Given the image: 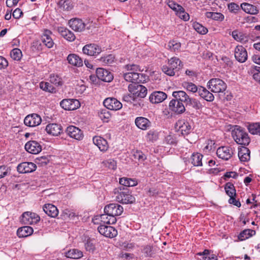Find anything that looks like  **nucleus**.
Segmentation results:
<instances>
[{
    "instance_id": "nucleus-36",
    "label": "nucleus",
    "mask_w": 260,
    "mask_h": 260,
    "mask_svg": "<svg viewBox=\"0 0 260 260\" xmlns=\"http://www.w3.org/2000/svg\"><path fill=\"white\" fill-rule=\"evenodd\" d=\"M100 220L103 223L113 224L116 222V218L110 214L105 213L100 215Z\"/></svg>"
},
{
    "instance_id": "nucleus-15",
    "label": "nucleus",
    "mask_w": 260,
    "mask_h": 260,
    "mask_svg": "<svg viewBox=\"0 0 260 260\" xmlns=\"http://www.w3.org/2000/svg\"><path fill=\"white\" fill-rule=\"evenodd\" d=\"M132 67L125 66L127 72L123 74V77L126 81L134 83L139 79L140 74L136 72L135 69L132 68Z\"/></svg>"
},
{
    "instance_id": "nucleus-37",
    "label": "nucleus",
    "mask_w": 260,
    "mask_h": 260,
    "mask_svg": "<svg viewBox=\"0 0 260 260\" xmlns=\"http://www.w3.org/2000/svg\"><path fill=\"white\" fill-rule=\"evenodd\" d=\"M241 6L242 10L247 13L256 14L258 12L256 6L248 3H243L241 4Z\"/></svg>"
},
{
    "instance_id": "nucleus-27",
    "label": "nucleus",
    "mask_w": 260,
    "mask_h": 260,
    "mask_svg": "<svg viewBox=\"0 0 260 260\" xmlns=\"http://www.w3.org/2000/svg\"><path fill=\"white\" fill-rule=\"evenodd\" d=\"M172 95L175 99L174 100L184 102L186 104L189 98L187 93L183 90L175 91L173 92Z\"/></svg>"
},
{
    "instance_id": "nucleus-19",
    "label": "nucleus",
    "mask_w": 260,
    "mask_h": 260,
    "mask_svg": "<svg viewBox=\"0 0 260 260\" xmlns=\"http://www.w3.org/2000/svg\"><path fill=\"white\" fill-rule=\"evenodd\" d=\"M70 27L75 31L81 32L85 29L86 24L83 21L78 18L71 19L69 21Z\"/></svg>"
},
{
    "instance_id": "nucleus-23",
    "label": "nucleus",
    "mask_w": 260,
    "mask_h": 260,
    "mask_svg": "<svg viewBox=\"0 0 260 260\" xmlns=\"http://www.w3.org/2000/svg\"><path fill=\"white\" fill-rule=\"evenodd\" d=\"M167 97V94L162 91H155L149 96V100L152 103L157 104L164 101Z\"/></svg>"
},
{
    "instance_id": "nucleus-3",
    "label": "nucleus",
    "mask_w": 260,
    "mask_h": 260,
    "mask_svg": "<svg viewBox=\"0 0 260 260\" xmlns=\"http://www.w3.org/2000/svg\"><path fill=\"white\" fill-rule=\"evenodd\" d=\"M208 88L213 92H222L226 88V84L222 80L218 78H213L210 79L208 83Z\"/></svg>"
},
{
    "instance_id": "nucleus-42",
    "label": "nucleus",
    "mask_w": 260,
    "mask_h": 260,
    "mask_svg": "<svg viewBox=\"0 0 260 260\" xmlns=\"http://www.w3.org/2000/svg\"><path fill=\"white\" fill-rule=\"evenodd\" d=\"M255 232L254 230L250 229H246L241 232L238 236V239L241 241H243L250 237L253 235L255 234Z\"/></svg>"
},
{
    "instance_id": "nucleus-6",
    "label": "nucleus",
    "mask_w": 260,
    "mask_h": 260,
    "mask_svg": "<svg viewBox=\"0 0 260 260\" xmlns=\"http://www.w3.org/2000/svg\"><path fill=\"white\" fill-rule=\"evenodd\" d=\"M60 105L66 110H74L80 107V103L76 99H67L62 100Z\"/></svg>"
},
{
    "instance_id": "nucleus-43",
    "label": "nucleus",
    "mask_w": 260,
    "mask_h": 260,
    "mask_svg": "<svg viewBox=\"0 0 260 260\" xmlns=\"http://www.w3.org/2000/svg\"><path fill=\"white\" fill-rule=\"evenodd\" d=\"M182 86L184 89L189 92L199 93V87L198 88L194 84L189 82H184L182 83Z\"/></svg>"
},
{
    "instance_id": "nucleus-46",
    "label": "nucleus",
    "mask_w": 260,
    "mask_h": 260,
    "mask_svg": "<svg viewBox=\"0 0 260 260\" xmlns=\"http://www.w3.org/2000/svg\"><path fill=\"white\" fill-rule=\"evenodd\" d=\"M192 27L200 34L205 35L208 32L207 28L198 22H193Z\"/></svg>"
},
{
    "instance_id": "nucleus-56",
    "label": "nucleus",
    "mask_w": 260,
    "mask_h": 260,
    "mask_svg": "<svg viewBox=\"0 0 260 260\" xmlns=\"http://www.w3.org/2000/svg\"><path fill=\"white\" fill-rule=\"evenodd\" d=\"M133 156L136 159L140 162H143L146 159V155L140 150L134 151Z\"/></svg>"
},
{
    "instance_id": "nucleus-51",
    "label": "nucleus",
    "mask_w": 260,
    "mask_h": 260,
    "mask_svg": "<svg viewBox=\"0 0 260 260\" xmlns=\"http://www.w3.org/2000/svg\"><path fill=\"white\" fill-rule=\"evenodd\" d=\"M168 47L171 51H178L181 48V43L176 41L172 40L168 43Z\"/></svg>"
},
{
    "instance_id": "nucleus-22",
    "label": "nucleus",
    "mask_w": 260,
    "mask_h": 260,
    "mask_svg": "<svg viewBox=\"0 0 260 260\" xmlns=\"http://www.w3.org/2000/svg\"><path fill=\"white\" fill-rule=\"evenodd\" d=\"M136 126L142 130H146L151 126V122L150 120L144 117H138L135 120Z\"/></svg>"
},
{
    "instance_id": "nucleus-53",
    "label": "nucleus",
    "mask_w": 260,
    "mask_h": 260,
    "mask_svg": "<svg viewBox=\"0 0 260 260\" xmlns=\"http://www.w3.org/2000/svg\"><path fill=\"white\" fill-rule=\"evenodd\" d=\"M58 4L60 8L63 10L69 11L72 8L71 2L69 0H60Z\"/></svg>"
},
{
    "instance_id": "nucleus-55",
    "label": "nucleus",
    "mask_w": 260,
    "mask_h": 260,
    "mask_svg": "<svg viewBox=\"0 0 260 260\" xmlns=\"http://www.w3.org/2000/svg\"><path fill=\"white\" fill-rule=\"evenodd\" d=\"M147 140L151 142H154L158 139V133L154 130L149 131L146 136Z\"/></svg>"
},
{
    "instance_id": "nucleus-21",
    "label": "nucleus",
    "mask_w": 260,
    "mask_h": 260,
    "mask_svg": "<svg viewBox=\"0 0 260 260\" xmlns=\"http://www.w3.org/2000/svg\"><path fill=\"white\" fill-rule=\"evenodd\" d=\"M169 108L170 110L177 114H181L185 110L183 103L177 100H171L170 101Z\"/></svg>"
},
{
    "instance_id": "nucleus-25",
    "label": "nucleus",
    "mask_w": 260,
    "mask_h": 260,
    "mask_svg": "<svg viewBox=\"0 0 260 260\" xmlns=\"http://www.w3.org/2000/svg\"><path fill=\"white\" fill-rule=\"evenodd\" d=\"M43 211L49 216L56 217L58 214V210L56 206L51 204H46L43 206Z\"/></svg>"
},
{
    "instance_id": "nucleus-49",
    "label": "nucleus",
    "mask_w": 260,
    "mask_h": 260,
    "mask_svg": "<svg viewBox=\"0 0 260 260\" xmlns=\"http://www.w3.org/2000/svg\"><path fill=\"white\" fill-rule=\"evenodd\" d=\"M50 82L55 85L56 86H59L62 84V81L61 78L56 74H52L50 76Z\"/></svg>"
},
{
    "instance_id": "nucleus-60",
    "label": "nucleus",
    "mask_w": 260,
    "mask_h": 260,
    "mask_svg": "<svg viewBox=\"0 0 260 260\" xmlns=\"http://www.w3.org/2000/svg\"><path fill=\"white\" fill-rule=\"evenodd\" d=\"M165 142L170 145H176L177 144L176 137L174 135H169L165 138Z\"/></svg>"
},
{
    "instance_id": "nucleus-45",
    "label": "nucleus",
    "mask_w": 260,
    "mask_h": 260,
    "mask_svg": "<svg viewBox=\"0 0 260 260\" xmlns=\"http://www.w3.org/2000/svg\"><path fill=\"white\" fill-rule=\"evenodd\" d=\"M208 18H211L213 20L221 21L224 19V15L220 13L208 12L206 13Z\"/></svg>"
},
{
    "instance_id": "nucleus-63",
    "label": "nucleus",
    "mask_w": 260,
    "mask_h": 260,
    "mask_svg": "<svg viewBox=\"0 0 260 260\" xmlns=\"http://www.w3.org/2000/svg\"><path fill=\"white\" fill-rule=\"evenodd\" d=\"M136 96L131 93L130 94H126L123 96L122 99L124 101L132 103L135 101Z\"/></svg>"
},
{
    "instance_id": "nucleus-32",
    "label": "nucleus",
    "mask_w": 260,
    "mask_h": 260,
    "mask_svg": "<svg viewBox=\"0 0 260 260\" xmlns=\"http://www.w3.org/2000/svg\"><path fill=\"white\" fill-rule=\"evenodd\" d=\"M33 229L29 226H24L18 229L17 234L19 237H26L33 233Z\"/></svg>"
},
{
    "instance_id": "nucleus-28",
    "label": "nucleus",
    "mask_w": 260,
    "mask_h": 260,
    "mask_svg": "<svg viewBox=\"0 0 260 260\" xmlns=\"http://www.w3.org/2000/svg\"><path fill=\"white\" fill-rule=\"evenodd\" d=\"M198 93L201 97L207 101L212 102L214 99L213 94L202 86L199 87Z\"/></svg>"
},
{
    "instance_id": "nucleus-39",
    "label": "nucleus",
    "mask_w": 260,
    "mask_h": 260,
    "mask_svg": "<svg viewBox=\"0 0 260 260\" xmlns=\"http://www.w3.org/2000/svg\"><path fill=\"white\" fill-rule=\"evenodd\" d=\"M232 36L235 40L242 43L245 42L248 40L247 37L245 34L238 30H234L232 33Z\"/></svg>"
},
{
    "instance_id": "nucleus-7",
    "label": "nucleus",
    "mask_w": 260,
    "mask_h": 260,
    "mask_svg": "<svg viewBox=\"0 0 260 260\" xmlns=\"http://www.w3.org/2000/svg\"><path fill=\"white\" fill-rule=\"evenodd\" d=\"M176 130L182 135L189 134L191 131V126L189 122L184 119L179 120L175 124Z\"/></svg>"
},
{
    "instance_id": "nucleus-44",
    "label": "nucleus",
    "mask_w": 260,
    "mask_h": 260,
    "mask_svg": "<svg viewBox=\"0 0 260 260\" xmlns=\"http://www.w3.org/2000/svg\"><path fill=\"white\" fill-rule=\"evenodd\" d=\"M248 129L250 134L260 136V123L249 124L248 126Z\"/></svg>"
},
{
    "instance_id": "nucleus-62",
    "label": "nucleus",
    "mask_w": 260,
    "mask_h": 260,
    "mask_svg": "<svg viewBox=\"0 0 260 260\" xmlns=\"http://www.w3.org/2000/svg\"><path fill=\"white\" fill-rule=\"evenodd\" d=\"M10 173V169L5 166H0V179L7 176Z\"/></svg>"
},
{
    "instance_id": "nucleus-58",
    "label": "nucleus",
    "mask_w": 260,
    "mask_h": 260,
    "mask_svg": "<svg viewBox=\"0 0 260 260\" xmlns=\"http://www.w3.org/2000/svg\"><path fill=\"white\" fill-rule=\"evenodd\" d=\"M40 87L44 91L53 92L54 88V87L48 82H41L40 83Z\"/></svg>"
},
{
    "instance_id": "nucleus-33",
    "label": "nucleus",
    "mask_w": 260,
    "mask_h": 260,
    "mask_svg": "<svg viewBox=\"0 0 260 260\" xmlns=\"http://www.w3.org/2000/svg\"><path fill=\"white\" fill-rule=\"evenodd\" d=\"M161 70L166 75L170 76H174L176 74L179 75V68L177 66H162Z\"/></svg>"
},
{
    "instance_id": "nucleus-14",
    "label": "nucleus",
    "mask_w": 260,
    "mask_h": 260,
    "mask_svg": "<svg viewBox=\"0 0 260 260\" xmlns=\"http://www.w3.org/2000/svg\"><path fill=\"white\" fill-rule=\"evenodd\" d=\"M42 121L41 117L37 114H32L25 117L24 123L29 127H35L39 125Z\"/></svg>"
},
{
    "instance_id": "nucleus-18",
    "label": "nucleus",
    "mask_w": 260,
    "mask_h": 260,
    "mask_svg": "<svg viewBox=\"0 0 260 260\" xmlns=\"http://www.w3.org/2000/svg\"><path fill=\"white\" fill-rule=\"evenodd\" d=\"M25 149L29 153L36 154L42 150V146L36 141H29L25 145Z\"/></svg>"
},
{
    "instance_id": "nucleus-57",
    "label": "nucleus",
    "mask_w": 260,
    "mask_h": 260,
    "mask_svg": "<svg viewBox=\"0 0 260 260\" xmlns=\"http://www.w3.org/2000/svg\"><path fill=\"white\" fill-rule=\"evenodd\" d=\"M100 60L106 64H111L114 62L115 56L112 54H108L100 58Z\"/></svg>"
},
{
    "instance_id": "nucleus-20",
    "label": "nucleus",
    "mask_w": 260,
    "mask_h": 260,
    "mask_svg": "<svg viewBox=\"0 0 260 260\" xmlns=\"http://www.w3.org/2000/svg\"><path fill=\"white\" fill-rule=\"evenodd\" d=\"M235 58L241 63L245 62L247 59V53L242 46H237L235 50Z\"/></svg>"
},
{
    "instance_id": "nucleus-54",
    "label": "nucleus",
    "mask_w": 260,
    "mask_h": 260,
    "mask_svg": "<svg viewBox=\"0 0 260 260\" xmlns=\"http://www.w3.org/2000/svg\"><path fill=\"white\" fill-rule=\"evenodd\" d=\"M10 55L13 59L19 60L22 57V52L19 49L14 48L11 51Z\"/></svg>"
},
{
    "instance_id": "nucleus-13",
    "label": "nucleus",
    "mask_w": 260,
    "mask_h": 260,
    "mask_svg": "<svg viewBox=\"0 0 260 260\" xmlns=\"http://www.w3.org/2000/svg\"><path fill=\"white\" fill-rule=\"evenodd\" d=\"M83 53L89 56H95L99 54L101 48L95 44H89L85 45L82 49Z\"/></svg>"
},
{
    "instance_id": "nucleus-34",
    "label": "nucleus",
    "mask_w": 260,
    "mask_h": 260,
    "mask_svg": "<svg viewBox=\"0 0 260 260\" xmlns=\"http://www.w3.org/2000/svg\"><path fill=\"white\" fill-rule=\"evenodd\" d=\"M66 256L73 259H78L83 255V252L77 249H70L66 253Z\"/></svg>"
},
{
    "instance_id": "nucleus-64",
    "label": "nucleus",
    "mask_w": 260,
    "mask_h": 260,
    "mask_svg": "<svg viewBox=\"0 0 260 260\" xmlns=\"http://www.w3.org/2000/svg\"><path fill=\"white\" fill-rule=\"evenodd\" d=\"M121 249L126 251H131L134 248V244L132 243L123 242L120 245Z\"/></svg>"
},
{
    "instance_id": "nucleus-61",
    "label": "nucleus",
    "mask_w": 260,
    "mask_h": 260,
    "mask_svg": "<svg viewBox=\"0 0 260 260\" xmlns=\"http://www.w3.org/2000/svg\"><path fill=\"white\" fill-rule=\"evenodd\" d=\"M177 14L181 19L184 20V21H187L189 19V16L188 14L184 11V9L183 7L182 9H180V10L178 11Z\"/></svg>"
},
{
    "instance_id": "nucleus-4",
    "label": "nucleus",
    "mask_w": 260,
    "mask_h": 260,
    "mask_svg": "<svg viewBox=\"0 0 260 260\" xmlns=\"http://www.w3.org/2000/svg\"><path fill=\"white\" fill-rule=\"evenodd\" d=\"M128 91L136 98H144L147 93V89L144 86L137 83L130 84L128 86Z\"/></svg>"
},
{
    "instance_id": "nucleus-59",
    "label": "nucleus",
    "mask_w": 260,
    "mask_h": 260,
    "mask_svg": "<svg viewBox=\"0 0 260 260\" xmlns=\"http://www.w3.org/2000/svg\"><path fill=\"white\" fill-rule=\"evenodd\" d=\"M106 167L110 169L115 170L116 168V162L113 159H109L103 162Z\"/></svg>"
},
{
    "instance_id": "nucleus-10",
    "label": "nucleus",
    "mask_w": 260,
    "mask_h": 260,
    "mask_svg": "<svg viewBox=\"0 0 260 260\" xmlns=\"http://www.w3.org/2000/svg\"><path fill=\"white\" fill-rule=\"evenodd\" d=\"M216 154L219 158L227 160L232 156L233 151L230 146H221L217 149Z\"/></svg>"
},
{
    "instance_id": "nucleus-26",
    "label": "nucleus",
    "mask_w": 260,
    "mask_h": 260,
    "mask_svg": "<svg viewBox=\"0 0 260 260\" xmlns=\"http://www.w3.org/2000/svg\"><path fill=\"white\" fill-rule=\"evenodd\" d=\"M47 133L54 136L59 135L62 131L61 126L56 123H50L46 127Z\"/></svg>"
},
{
    "instance_id": "nucleus-38",
    "label": "nucleus",
    "mask_w": 260,
    "mask_h": 260,
    "mask_svg": "<svg viewBox=\"0 0 260 260\" xmlns=\"http://www.w3.org/2000/svg\"><path fill=\"white\" fill-rule=\"evenodd\" d=\"M119 183L125 186H135L138 184V181L135 179L121 178L119 179Z\"/></svg>"
},
{
    "instance_id": "nucleus-11",
    "label": "nucleus",
    "mask_w": 260,
    "mask_h": 260,
    "mask_svg": "<svg viewBox=\"0 0 260 260\" xmlns=\"http://www.w3.org/2000/svg\"><path fill=\"white\" fill-rule=\"evenodd\" d=\"M104 106L109 110L116 111L122 108V104L116 99L108 98L106 99L103 102Z\"/></svg>"
},
{
    "instance_id": "nucleus-41",
    "label": "nucleus",
    "mask_w": 260,
    "mask_h": 260,
    "mask_svg": "<svg viewBox=\"0 0 260 260\" xmlns=\"http://www.w3.org/2000/svg\"><path fill=\"white\" fill-rule=\"evenodd\" d=\"M215 142L211 140H208L204 144V146L203 148V152L206 154H209L215 149Z\"/></svg>"
},
{
    "instance_id": "nucleus-9",
    "label": "nucleus",
    "mask_w": 260,
    "mask_h": 260,
    "mask_svg": "<svg viewBox=\"0 0 260 260\" xmlns=\"http://www.w3.org/2000/svg\"><path fill=\"white\" fill-rule=\"evenodd\" d=\"M99 232L106 237L112 238L117 235V230L111 226L101 225L98 228Z\"/></svg>"
},
{
    "instance_id": "nucleus-5",
    "label": "nucleus",
    "mask_w": 260,
    "mask_h": 260,
    "mask_svg": "<svg viewBox=\"0 0 260 260\" xmlns=\"http://www.w3.org/2000/svg\"><path fill=\"white\" fill-rule=\"evenodd\" d=\"M40 220V217L37 214L31 212H25L21 217V221L24 224H36Z\"/></svg>"
},
{
    "instance_id": "nucleus-17",
    "label": "nucleus",
    "mask_w": 260,
    "mask_h": 260,
    "mask_svg": "<svg viewBox=\"0 0 260 260\" xmlns=\"http://www.w3.org/2000/svg\"><path fill=\"white\" fill-rule=\"evenodd\" d=\"M17 168L20 173H28L35 171L37 166L31 162H23L18 165Z\"/></svg>"
},
{
    "instance_id": "nucleus-50",
    "label": "nucleus",
    "mask_w": 260,
    "mask_h": 260,
    "mask_svg": "<svg viewBox=\"0 0 260 260\" xmlns=\"http://www.w3.org/2000/svg\"><path fill=\"white\" fill-rule=\"evenodd\" d=\"M100 118L104 122H108L111 117V114L107 109H102L99 113Z\"/></svg>"
},
{
    "instance_id": "nucleus-35",
    "label": "nucleus",
    "mask_w": 260,
    "mask_h": 260,
    "mask_svg": "<svg viewBox=\"0 0 260 260\" xmlns=\"http://www.w3.org/2000/svg\"><path fill=\"white\" fill-rule=\"evenodd\" d=\"M69 63L71 65H83L82 59L75 54H70L67 57Z\"/></svg>"
},
{
    "instance_id": "nucleus-24",
    "label": "nucleus",
    "mask_w": 260,
    "mask_h": 260,
    "mask_svg": "<svg viewBox=\"0 0 260 260\" xmlns=\"http://www.w3.org/2000/svg\"><path fill=\"white\" fill-rule=\"evenodd\" d=\"M93 142L98 147L101 151H106L109 148V145L107 140L101 137H94L93 138Z\"/></svg>"
},
{
    "instance_id": "nucleus-30",
    "label": "nucleus",
    "mask_w": 260,
    "mask_h": 260,
    "mask_svg": "<svg viewBox=\"0 0 260 260\" xmlns=\"http://www.w3.org/2000/svg\"><path fill=\"white\" fill-rule=\"evenodd\" d=\"M51 32L50 30H46L42 36V41L44 44L49 48L53 47L54 42L50 35Z\"/></svg>"
},
{
    "instance_id": "nucleus-29",
    "label": "nucleus",
    "mask_w": 260,
    "mask_h": 260,
    "mask_svg": "<svg viewBox=\"0 0 260 260\" xmlns=\"http://www.w3.org/2000/svg\"><path fill=\"white\" fill-rule=\"evenodd\" d=\"M58 31L64 39L69 41H73L75 39L73 32L65 27H58Z\"/></svg>"
},
{
    "instance_id": "nucleus-8",
    "label": "nucleus",
    "mask_w": 260,
    "mask_h": 260,
    "mask_svg": "<svg viewBox=\"0 0 260 260\" xmlns=\"http://www.w3.org/2000/svg\"><path fill=\"white\" fill-rule=\"evenodd\" d=\"M123 211V207L117 204L112 203L105 206L104 212L109 214L111 216L115 217L116 216L120 215Z\"/></svg>"
},
{
    "instance_id": "nucleus-40",
    "label": "nucleus",
    "mask_w": 260,
    "mask_h": 260,
    "mask_svg": "<svg viewBox=\"0 0 260 260\" xmlns=\"http://www.w3.org/2000/svg\"><path fill=\"white\" fill-rule=\"evenodd\" d=\"M203 155L199 153H193L191 156V162L194 166H202Z\"/></svg>"
},
{
    "instance_id": "nucleus-2",
    "label": "nucleus",
    "mask_w": 260,
    "mask_h": 260,
    "mask_svg": "<svg viewBox=\"0 0 260 260\" xmlns=\"http://www.w3.org/2000/svg\"><path fill=\"white\" fill-rule=\"evenodd\" d=\"M116 200L121 204H132L135 201V198L133 196L127 188H116L114 190Z\"/></svg>"
},
{
    "instance_id": "nucleus-47",
    "label": "nucleus",
    "mask_w": 260,
    "mask_h": 260,
    "mask_svg": "<svg viewBox=\"0 0 260 260\" xmlns=\"http://www.w3.org/2000/svg\"><path fill=\"white\" fill-rule=\"evenodd\" d=\"M226 194L231 198L235 197L236 190L233 184L231 182L226 183L224 187Z\"/></svg>"
},
{
    "instance_id": "nucleus-1",
    "label": "nucleus",
    "mask_w": 260,
    "mask_h": 260,
    "mask_svg": "<svg viewBox=\"0 0 260 260\" xmlns=\"http://www.w3.org/2000/svg\"><path fill=\"white\" fill-rule=\"evenodd\" d=\"M232 136L239 145L247 146L250 142L248 134L245 129L238 125L234 126V129L232 131Z\"/></svg>"
},
{
    "instance_id": "nucleus-48",
    "label": "nucleus",
    "mask_w": 260,
    "mask_h": 260,
    "mask_svg": "<svg viewBox=\"0 0 260 260\" xmlns=\"http://www.w3.org/2000/svg\"><path fill=\"white\" fill-rule=\"evenodd\" d=\"M254 68L250 71L253 79L260 84V67L254 66Z\"/></svg>"
},
{
    "instance_id": "nucleus-52",
    "label": "nucleus",
    "mask_w": 260,
    "mask_h": 260,
    "mask_svg": "<svg viewBox=\"0 0 260 260\" xmlns=\"http://www.w3.org/2000/svg\"><path fill=\"white\" fill-rule=\"evenodd\" d=\"M186 105L192 106L193 108L199 110L202 107L201 103L197 99L189 98Z\"/></svg>"
},
{
    "instance_id": "nucleus-16",
    "label": "nucleus",
    "mask_w": 260,
    "mask_h": 260,
    "mask_svg": "<svg viewBox=\"0 0 260 260\" xmlns=\"http://www.w3.org/2000/svg\"><path fill=\"white\" fill-rule=\"evenodd\" d=\"M96 74L99 79L105 82H109L113 78L112 74L108 70L103 68H97Z\"/></svg>"
},
{
    "instance_id": "nucleus-12",
    "label": "nucleus",
    "mask_w": 260,
    "mask_h": 260,
    "mask_svg": "<svg viewBox=\"0 0 260 260\" xmlns=\"http://www.w3.org/2000/svg\"><path fill=\"white\" fill-rule=\"evenodd\" d=\"M66 133L69 137L77 140H81L83 138L81 130L75 126L70 125L67 127Z\"/></svg>"
},
{
    "instance_id": "nucleus-31",
    "label": "nucleus",
    "mask_w": 260,
    "mask_h": 260,
    "mask_svg": "<svg viewBox=\"0 0 260 260\" xmlns=\"http://www.w3.org/2000/svg\"><path fill=\"white\" fill-rule=\"evenodd\" d=\"M250 151L246 147H242L239 149L238 156L241 161L245 162L250 159Z\"/></svg>"
}]
</instances>
